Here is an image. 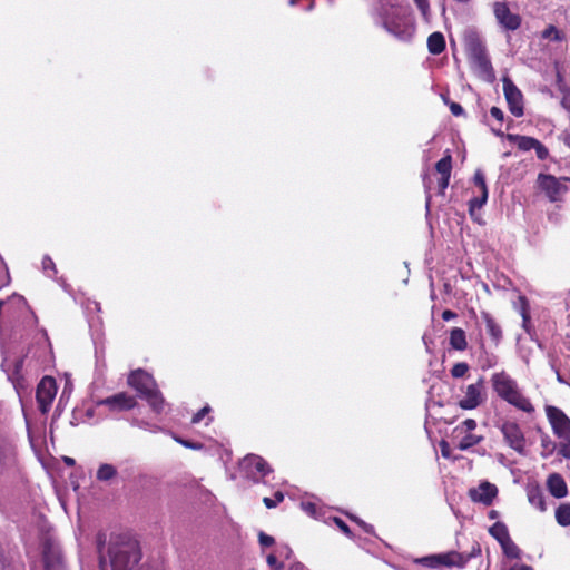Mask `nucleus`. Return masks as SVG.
Returning a JSON list of instances; mask_svg holds the SVG:
<instances>
[{"label": "nucleus", "mask_w": 570, "mask_h": 570, "mask_svg": "<svg viewBox=\"0 0 570 570\" xmlns=\"http://www.w3.org/2000/svg\"><path fill=\"white\" fill-rule=\"evenodd\" d=\"M498 489L494 484L482 482L479 487L470 489L469 495L472 501L490 505L497 497Z\"/></svg>", "instance_id": "nucleus-16"}, {"label": "nucleus", "mask_w": 570, "mask_h": 570, "mask_svg": "<svg viewBox=\"0 0 570 570\" xmlns=\"http://www.w3.org/2000/svg\"><path fill=\"white\" fill-rule=\"evenodd\" d=\"M6 459H7V461H8L9 463H11V462L13 461V459H12L11 454L6 455Z\"/></svg>", "instance_id": "nucleus-53"}, {"label": "nucleus", "mask_w": 570, "mask_h": 570, "mask_svg": "<svg viewBox=\"0 0 570 570\" xmlns=\"http://www.w3.org/2000/svg\"><path fill=\"white\" fill-rule=\"evenodd\" d=\"M501 548L503 550V553L510 558V559H520L521 558V550L519 547L512 541V539H509L504 542H502Z\"/></svg>", "instance_id": "nucleus-30"}, {"label": "nucleus", "mask_w": 570, "mask_h": 570, "mask_svg": "<svg viewBox=\"0 0 570 570\" xmlns=\"http://www.w3.org/2000/svg\"><path fill=\"white\" fill-rule=\"evenodd\" d=\"M259 543L263 547H269L274 543V538L268 534H265L264 532H261L259 533Z\"/></svg>", "instance_id": "nucleus-41"}, {"label": "nucleus", "mask_w": 570, "mask_h": 570, "mask_svg": "<svg viewBox=\"0 0 570 570\" xmlns=\"http://www.w3.org/2000/svg\"><path fill=\"white\" fill-rule=\"evenodd\" d=\"M334 521L343 533H345L346 535L351 534L348 525L343 520L335 518Z\"/></svg>", "instance_id": "nucleus-45"}, {"label": "nucleus", "mask_w": 570, "mask_h": 570, "mask_svg": "<svg viewBox=\"0 0 570 570\" xmlns=\"http://www.w3.org/2000/svg\"><path fill=\"white\" fill-rule=\"evenodd\" d=\"M140 560V550L136 541L124 540L110 544L108 560L100 559L101 570H131Z\"/></svg>", "instance_id": "nucleus-1"}, {"label": "nucleus", "mask_w": 570, "mask_h": 570, "mask_svg": "<svg viewBox=\"0 0 570 570\" xmlns=\"http://www.w3.org/2000/svg\"><path fill=\"white\" fill-rule=\"evenodd\" d=\"M568 178H557L552 175L540 174L538 185L551 202H559L568 191Z\"/></svg>", "instance_id": "nucleus-5"}, {"label": "nucleus", "mask_w": 570, "mask_h": 570, "mask_svg": "<svg viewBox=\"0 0 570 570\" xmlns=\"http://www.w3.org/2000/svg\"><path fill=\"white\" fill-rule=\"evenodd\" d=\"M419 10L421 11L424 20H430V3L429 0H414Z\"/></svg>", "instance_id": "nucleus-35"}, {"label": "nucleus", "mask_w": 570, "mask_h": 570, "mask_svg": "<svg viewBox=\"0 0 570 570\" xmlns=\"http://www.w3.org/2000/svg\"><path fill=\"white\" fill-rule=\"evenodd\" d=\"M283 500H284V494L281 491H277L274 494V498L271 499V498L266 497L263 499V502L266 505V508L272 509V508H275Z\"/></svg>", "instance_id": "nucleus-34"}, {"label": "nucleus", "mask_w": 570, "mask_h": 570, "mask_svg": "<svg viewBox=\"0 0 570 570\" xmlns=\"http://www.w3.org/2000/svg\"><path fill=\"white\" fill-rule=\"evenodd\" d=\"M436 171L441 175L439 180V186L441 190H444L449 186L451 170H452V157L450 154H446L443 158H441L435 165Z\"/></svg>", "instance_id": "nucleus-19"}, {"label": "nucleus", "mask_w": 570, "mask_h": 570, "mask_svg": "<svg viewBox=\"0 0 570 570\" xmlns=\"http://www.w3.org/2000/svg\"><path fill=\"white\" fill-rule=\"evenodd\" d=\"M466 561H468V559L463 554H461L456 551L440 553V559H439L440 566L458 567V568H463L465 566Z\"/></svg>", "instance_id": "nucleus-20"}, {"label": "nucleus", "mask_w": 570, "mask_h": 570, "mask_svg": "<svg viewBox=\"0 0 570 570\" xmlns=\"http://www.w3.org/2000/svg\"><path fill=\"white\" fill-rule=\"evenodd\" d=\"M527 494L531 505H533L541 512H544L547 510L544 495L539 487L528 488Z\"/></svg>", "instance_id": "nucleus-22"}, {"label": "nucleus", "mask_w": 570, "mask_h": 570, "mask_svg": "<svg viewBox=\"0 0 570 570\" xmlns=\"http://www.w3.org/2000/svg\"><path fill=\"white\" fill-rule=\"evenodd\" d=\"M490 114L493 118H495L498 121L502 122L504 119V114L499 107H492L490 109Z\"/></svg>", "instance_id": "nucleus-42"}, {"label": "nucleus", "mask_w": 570, "mask_h": 570, "mask_svg": "<svg viewBox=\"0 0 570 570\" xmlns=\"http://www.w3.org/2000/svg\"><path fill=\"white\" fill-rule=\"evenodd\" d=\"M494 132L498 135V136H501V132L499 130H494Z\"/></svg>", "instance_id": "nucleus-56"}, {"label": "nucleus", "mask_w": 570, "mask_h": 570, "mask_svg": "<svg viewBox=\"0 0 570 570\" xmlns=\"http://www.w3.org/2000/svg\"><path fill=\"white\" fill-rule=\"evenodd\" d=\"M484 379L480 377L475 383L469 384L464 390L463 397L459 401L462 410H474L481 405L484 400Z\"/></svg>", "instance_id": "nucleus-9"}, {"label": "nucleus", "mask_w": 570, "mask_h": 570, "mask_svg": "<svg viewBox=\"0 0 570 570\" xmlns=\"http://www.w3.org/2000/svg\"><path fill=\"white\" fill-rule=\"evenodd\" d=\"M561 104L570 112V89L563 90Z\"/></svg>", "instance_id": "nucleus-44"}, {"label": "nucleus", "mask_w": 570, "mask_h": 570, "mask_svg": "<svg viewBox=\"0 0 570 570\" xmlns=\"http://www.w3.org/2000/svg\"><path fill=\"white\" fill-rule=\"evenodd\" d=\"M311 508H312V503H308V504L306 505V509H307V510H311Z\"/></svg>", "instance_id": "nucleus-54"}, {"label": "nucleus", "mask_w": 570, "mask_h": 570, "mask_svg": "<svg viewBox=\"0 0 570 570\" xmlns=\"http://www.w3.org/2000/svg\"><path fill=\"white\" fill-rule=\"evenodd\" d=\"M552 33L554 35L556 39H559V36H558L559 32H558V30L553 26H550L548 29H546V31L543 32V37L548 38Z\"/></svg>", "instance_id": "nucleus-48"}, {"label": "nucleus", "mask_w": 570, "mask_h": 570, "mask_svg": "<svg viewBox=\"0 0 570 570\" xmlns=\"http://www.w3.org/2000/svg\"><path fill=\"white\" fill-rule=\"evenodd\" d=\"M440 448H441V453H442V455H443L444 458H450V455H451V454H450V446H449L448 442L442 441V442L440 443Z\"/></svg>", "instance_id": "nucleus-47"}, {"label": "nucleus", "mask_w": 570, "mask_h": 570, "mask_svg": "<svg viewBox=\"0 0 570 570\" xmlns=\"http://www.w3.org/2000/svg\"><path fill=\"white\" fill-rule=\"evenodd\" d=\"M469 371V365L464 362H460L454 364V366L451 370V374L453 377H463Z\"/></svg>", "instance_id": "nucleus-33"}, {"label": "nucleus", "mask_w": 570, "mask_h": 570, "mask_svg": "<svg viewBox=\"0 0 570 570\" xmlns=\"http://www.w3.org/2000/svg\"><path fill=\"white\" fill-rule=\"evenodd\" d=\"M117 474H118V471L114 465L104 463L98 468L96 478L99 481L106 482V481H110L114 478H116Z\"/></svg>", "instance_id": "nucleus-29"}, {"label": "nucleus", "mask_w": 570, "mask_h": 570, "mask_svg": "<svg viewBox=\"0 0 570 570\" xmlns=\"http://www.w3.org/2000/svg\"><path fill=\"white\" fill-rule=\"evenodd\" d=\"M503 94L510 112L515 117L523 115V95L509 77H503Z\"/></svg>", "instance_id": "nucleus-11"}, {"label": "nucleus", "mask_w": 570, "mask_h": 570, "mask_svg": "<svg viewBox=\"0 0 570 570\" xmlns=\"http://www.w3.org/2000/svg\"><path fill=\"white\" fill-rule=\"evenodd\" d=\"M127 383L135 389L141 397L157 386L151 375L142 370L132 371L128 376Z\"/></svg>", "instance_id": "nucleus-15"}, {"label": "nucleus", "mask_w": 570, "mask_h": 570, "mask_svg": "<svg viewBox=\"0 0 570 570\" xmlns=\"http://www.w3.org/2000/svg\"><path fill=\"white\" fill-rule=\"evenodd\" d=\"M57 394V384L51 376H45L37 386V402L41 413L46 414L51 407L52 401Z\"/></svg>", "instance_id": "nucleus-10"}, {"label": "nucleus", "mask_w": 570, "mask_h": 570, "mask_svg": "<svg viewBox=\"0 0 570 570\" xmlns=\"http://www.w3.org/2000/svg\"><path fill=\"white\" fill-rule=\"evenodd\" d=\"M541 445L543 450L547 452L543 455H549L556 450L554 442L548 435L542 436Z\"/></svg>", "instance_id": "nucleus-36"}, {"label": "nucleus", "mask_w": 570, "mask_h": 570, "mask_svg": "<svg viewBox=\"0 0 570 570\" xmlns=\"http://www.w3.org/2000/svg\"><path fill=\"white\" fill-rule=\"evenodd\" d=\"M267 562L269 566L275 567L276 569H281L283 567V564L277 561V558L274 554H269L267 557Z\"/></svg>", "instance_id": "nucleus-46"}, {"label": "nucleus", "mask_w": 570, "mask_h": 570, "mask_svg": "<svg viewBox=\"0 0 570 570\" xmlns=\"http://www.w3.org/2000/svg\"><path fill=\"white\" fill-rule=\"evenodd\" d=\"M63 461L66 462L67 465H73L75 464V460L72 458L66 456L63 459Z\"/></svg>", "instance_id": "nucleus-51"}, {"label": "nucleus", "mask_w": 570, "mask_h": 570, "mask_svg": "<svg viewBox=\"0 0 570 570\" xmlns=\"http://www.w3.org/2000/svg\"><path fill=\"white\" fill-rule=\"evenodd\" d=\"M491 382L493 390L501 399L523 412L532 413L534 411L530 400L520 392L517 382L510 375L504 372L495 373L492 375Z\"/></svg>", "instance_id": "nucleus-2"}, {"label": "nucleus", "mask_w": 570, "mask_h": 570, "mask_svg": "<svg viewBox=\"0 0 570 570\" xmlns=\"http://www.w3.org/2000/svg\"><path fill=\"white\" fill-rule=\"evenodd\" d=\"M493 13L499 24L505 30L514 31L521 24V17L511 12L505 2H495L493 4Z\"/></svg>", "instance_id": "nucleus-13"}, {"label": "nucleus", "mask_w": 570, "mask_h": 570, "mask_svg": "<svg viewBox=\"0 0 570 570\" xmlns=\"http://www.w3.org/2000/svg\"><path fill=\"white\" fill-rule=\"evenodd\" d=\"M209 411H210V407H209V406H205V407H203L202 410H199V411H198V412L193 416L191 422H193L194 424L199 423V422L204 419V416H205Z\"/></svg>", "instance_id": "nucleus-40"}, {"label": "nucleus", "mask_w": 570, "mask_h": 570, "mask_svg": "<svg viewBox=\"0 0 570 570\" xmlns=\"http://www.w3.org/2000/svg\"><path fill=\"white\" fill-rule=\"evenodd\" d=\"M311 508H312V503H308V504L306 505V509H307V510H311Z\"/></svg>", "instance_id": "nucleus-55"}, {"label": "nucleus", "mask_w": 570, "mask_h": 570, "mask_svg": "<svg viewBox=\"0 0 570 570\" xmlns=\"http://www.w3.org/2000/svg\"><path fill=\"white\" fill-rule=\"evenodd\" d=\"M475 185L480 188V193L488 190L483 174L478 170L474 175Z\"/></svg>", "instance_id": "nucleus-39"}, {"label": "nucleus", "mask_w": 570, "mask_h": 570, "mask_svg": "<svg viewBox=\"0 0 570 570\" xmlns=\"http://www.w3.org/2000/svg\"><path fill=\"white\" fill-rule=\"evenodd\" d=\"M490 534L498 540L501 544L502 542L511 539L509 535L508 528L502 522H495L489 530Z\"/></svg>", "instance_id": "nucleus-28"}, {"label": "nucleus", "mask_w": 570, "mask_h": 570, "mask_svg": "<svg viewBox=\"0 0 570 570\" xmlns=\"http://www.w3.org/2000/svg\"><path fill=\"white\" fill-rule=\"evenodd\" d=\"M507 139L514 142L521 150H530L535 145L537 139L528 136L520 135H507Z\"/></svg>", "instance_id": "nucleus-26"}, {"label": "nucleus", "mask_w": 570, "mask_h": 570, "mask_svg": "<svg viewBox=\"0 0 570 570\" xmlns=\"http://www.w3.org/2000/svg\"><path fill=\"white\" fill-rule=\"evenodd\" d=\"M475 429L476 422L473 419H466L454 428L452 434L453 439L458 441V449L465 451L483 440V436L472 433Z\"/></svg>", "instance_id": "nucleus-6"}, {"label": "nucleus", "mask_w": 570, "mask_h": 570, "mask_svg": "<svg viewBox=\"0 0 570 570\" xmlns=\"http://www.w3.org/2000/svg\"><path fill=\"white\" fill-rule=\"evenodd\" d=\"M488 199V190L481 191V195L479 197H474L470 200V214L471 216H474L475 209H480Z\"/></svg>", "instance_id": "nucleus-31"}, {"label": "nucleus", "mask_w": 570, "mask_h": 570, "mask_svg": "<svg viewBox=\"0 0 570 570\" xmlns=\"http://www.w3.org/2000/svg\"><path fill=\"white\" fill-rule=\"evenodd\" d=\"M518 570H533V568L530 567V566H527V564H522V566L519 567Z\"/></svg>", "instance_id": "nucleus-52"}, {"label": "nucleus", "mask_w": 570, "mask_h": 570, "mask_svg": "<svg viewBox=\"0 0 570 570\" xmlns=\"http://www.w3.org/2000/svg\"><path fill=\"white\" fill-rule=\"evenodd\" d=\"M428 48L432 55H440L445 49V40L441 32H433L428 38Z\"/></svg>", "instance_id": "nucleus-24"}, {"label": "nucleus", "mask_w": 570, "mask_h": 570, "mask_svg": "<svg viewBox=\"0 0 570 570\" xmlns=\"http://www.w3.org/2000/svg\"><path fill=\"white\" fill-rule=\"evenodd\" d=\"M242 472L254 481H258L268 474L272 469L268 463L259 455L248 454L239 463Z\"/></svg>", "instance_id": "nucleus-7"}, {"label": "nucleus", "mask_w": 570, "mask_h": 570, "mask_svg": "<svg viewBox=\"0 0 570 570\" xmlns=\"http://www.w3.org/2000/svg\"><path fill=\"white\" fill-rule=\"evenodd\" d=\"M546 414L556 436L559 439H570V419L560 409L548 405Z\"/></svg>", "instance_id": "nucleus-8"}, {"label": "nucleus", "mask_w": 570, "mask_h": 570, "mask_svg": "<svg viewBox=\"0 0 570 570\" xmlns=\"http://www.w3.org/2000/svg\"><path fill=\"white\" fill-rule=\"evenodd\" d=\"M98 404L106 406L110 412H124L132 410L137 405V401L132 395L119 392L99 401Z\"/></svg>", "instance_id": "nucleus-12"}, {"label": "nucleus", "mask_w": 570, "mask_h": 570, "mask_svg": "<svg viewBox=\"0 0 570 570\" xmlns=\"http://www.w3.org/2000/svg\"><path fill=\"white\" fill-rule=\"evenodd\" d=\"M45 570H65L58 547L47 543L43 549Z\"/></svg>", "instance_id": "nucleus-17"}, {"label": "nucleus", "mask_w": 570, "mask_h": 570, "mask_svg": "<svg viewBox=\"0 0 570 570\" xmlns=\"http://www.w3.org/2000/svg\"><path fill=\"white\" fill-rule=\"evenodd\" d=\"M142 397H145L147 400L148 404L151 406V409L155 412L161 413L164 411L165 400H164L161 393L157 390V386L155 389H153L149 393L144 395Z\"/></svg>", "instance_id": "nucleus-23"}, {"label": "nucleus", "mask_w": 570, "mask_h": 570, "mask_svg": "<svg viewBox=\"0 0 570 570\" xmlns=\"http://www.w3.org/2000/svg\"><path fill=\"white\" fill-rule=\"evenodd\" d=\"M449 107L454 116H462L464 114L462 106L458 102H451Z\"/></svg>", "instance_id": "nucleus-43"}, {"label": "nucleus", "mask_w": 570, "mask_h": 570, "mask_svg": "<svg viewBox=\"0 0 570 570\" xmlns=\"http://www.w3.org/2000/svg\"><path fill=\"white\" fill-rule=\"evenodd\" d=\"M556 521L561 527L570 525V502L561 503L556 509Z\"/></svg>", "instance_id": "nucleus-27"}, {"label": "nucleus", "mask_w": 570, "mask_h": 570, "mask_svg": "<svg viewBox=\"0 0 570 570\" xmlns=\"http://www.w3.org/2000/svg\"><path fill=\"white\" fill-rule=\"evenodd\" d=\"M42 266L45 271L55 269V264L50 257H45L42 261Z\"/></svg>", "instance_id": "nucleus-49"}, {"label": "nucleus", "mask_w": 570, "mask_h": 570, "mask_svg": "<svg viewBox=\"0 0 570 570\" xmlns=\"http://www.w3.org/2000/svg\"><path fill=\"white\" fill-rule=\"evenodd\" d=\"M547 488L551 495L558 499L564 498L568 494L567 483L558 473H552L548 476Z\"/></svg>", "instance_id": "nucleus-18"}, {"label": "nucleus", "mask_w": 570, "mask_h": 570, "mask_svg": "<svg viewBox=\"0 0 570 570\" xmlns=\"http://www.w3.org/2000/svg\"><path fill=\"white\" fill-rule=\"evenodd\" d=\"M501 432L507 443L517 452L523 453L525 439L520 426L514 422H505L501 426Z\"/></svg>", "instance_id": "nucleus-14"}, {"label": "nucleus", "mask_w": 570, "mask_h": 570, "mask_svg": "<svg viewBox=\"0 0 570 570\" xmlns=\"http://www.w3.org/2000/svg\"><path fill=\"white\" fill-rule=\"evenodd\" d=\"M468 58L473 71L485 81L494 80V71L488 58L485 48L479 42H471L468 48Z\"/></svg>", "instance_id": "nucleus-3"}, {"label": "nucleus", "mask_w": 570, "mask_h": 570, "mask_svg": "<svg viewBox=\"0 0 570 570\" xmlns=\"http://www.w3.org/2000/svg\"><path fill=\"white\" fill-rule=\"evenodd\" d=\"M482 318L485 322V326H487V331H488L489 335L492 337V340L495 343H499V341L502 337L501 327L497 324V322L493 320V317L489 313L483 312Z\"/></svg>", "instance_id": "nucleus-25"}, {"label": "nucleus", "mask_w": 570, "mask_h": 570, "mask_svg": "<svg viewBox=\"0 0 570 570\" xmlns=\"http://www.w3.org/2000/svg\"><path fill=\"white\" fill-rule=\"evenodd\" d=\"M537 153V156L539 159H546L547 156H548V149L539 141L537 140L535 141V145L533 146V148Z\"/></svg>", "instance_id": "nucleus-38"}, {"label": "nucleus", "mask_w": 570, "mask_h": 570, "mask_svg": "<svg viewBox=\"0 0 570 570\" xmlns=\"http://www.w3.org/2000/svg\"><path fill=\"white\" fill-rule=\"evenodd\" d=\"M450 346L455 351H464L468 347L465 332L460 327H453L450 331L449 337Z\"/></svg>", "instance_id": "nucleus-21"}, {"label": "nucleus", "mask_w": 570, "mask_h": 570, "mask_svg": "<svg viewBox=\"0 0 570 570\" xmlns=\"http://www.w3.org/2000/svg\"><path fill=\"white\" fill-rule=\"evenodd\" d=\"M456 317V313L450 311V309H445L443 313H442V318L444 321H451L453 318Z\"/></svg>", "instance_id": "nucleus-50"}, {"label": "nucleus", "mask_w": 570, "mask_h": 570, "mask_svg": "<svg viewBox=\"0 0 570 570\" xmlns=\"http://www.w3.org/2000/svg\"><path fill=\"white\" fill-rule=\"evenodd\" d=\"M440 554H432L428 557H423L416 560L417 563H421L429 568H438L440 567L439 563Z\"/></svg>", "instance_id": "nucleus-32"}, {"label": "nucleus", "mask_w": 570, "mask_h": 570, "mask_svg": "<svg viewBox=\"0 0 570 570\" xmlns=\"http://www.w3.org/2000/svg\"><path fill=\"white\" fill-rule=\"evenodd\" d=\"M384 28L400 40H410L414 33V28L409 23L404 13L394 10L387 14L383 21Z\"/></svg>", "instance_id": "nucleus-4"}, {"label": "nucleus", "mask_w": 570, "mask_h": 570, "mask_svg": "<svg viewBox=\"0 0 570 570\" xmlns=\"http://www.w3.org/2000/svg\"><path fill=\"white\" fill-rule=\"evenodd\" d=\"M559 445V454L564 459H570V438Z\"/></svg>", "instance_id": "nucleus-37"}]
</instances>
